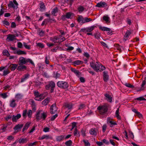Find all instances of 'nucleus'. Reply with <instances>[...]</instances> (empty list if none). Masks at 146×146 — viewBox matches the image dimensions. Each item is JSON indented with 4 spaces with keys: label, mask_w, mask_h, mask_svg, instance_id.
<instances>
[{
    "label": "nucleus",
    "mask_w": 146,
    "mask_h": 146,
    "mask_svg": "<svg viewBox=\"0 0 146 146\" xmlns=\"http://www.w3.org/2000/svg\"><path fill=\"white\" fill-rule=\"evenodd\" d=\"M37 141L33 143H30L28 144V146H33L36 145V144L37 143Z\"/></svg>",
    "instance_id": "64"
},
{
    "label": "nucleus",
    "mask_w": 146,
    "mask_h": 146,
    "mask_svg": "<svg viewBox=\"0 0 146 146\" xmlns=\"http://www.w3.org/2000/svg\"><path fill=\"white\" fill-rule=\"evenodd\" d=\"M103 20L105 21L106 23H110V22L109 21L110 18L106 16H104L103 17Z\"/></svg>",
    "instance_id": "36"
},
{
    "label": "nucleus",
    "mask_w": 146,
    "mask_h": 146,
    "mask_svg": "<svg viewBox=\"0 0 146 146\" xmlns=\"http://www.w3.org/2000/svg\"><path fill=\"white\" fill-rule=\"evenodd\" d=\"M57 86L59 88L64 89L68 88L69 85L66 82L59 81L57 83Z\"/></svg>",
    "instance_id": "3"
},
{
    "label": "nucleus",
    "mask_w": 146,
    "mask_h": 146,
    "mask_svg": "<svg viewBox=\"0 0 146 146\" xmlns=\"http://www.w3.org/2000/svg\"><path fill=\"white\" fill-rule=\"evenodd\" d=\"M60 76V74L56 72V73L54 72L53 76L54 78H59Z\"/></svg>",
    "instance_id": "50"
},
{
    "label": "nucleus",
    "mask_w": 146,
    "mask_h": 146,
    "mask_svg": "<svg viewBox=\"0 0 146 146\" xmlns=\"http://www.w3.org/2000/svg\"><path fill=\"white\" fill-rule=\"evenodd\" d=\"M96 27V26H92L86 28L87 32H91L94 29V28Z\"/></svg>",
    "instance_id": "24"
},
{
    "label": "nucleus",
    "mask_w": 146,
    "mask_h": 146,
    "mask_svg": "<svg viewBox=\"0 0 146 146\" xmlns=\"http://www.w3.org/2000/svg\"><path fill=\"white\" fill-rule=\"evenodd\" d=\"M58 11V9L57 7H55L54 8L52 9V14L54 15H55V14L57 13Z\"/></svg>",
    "instance_id": "39"
},
{
    "label": "nucleus",
    "mask_w": 146,
    "mask_h": 146,
    "mask_svg": "<svg viewBox=\"0 0 146 146\" xmlns=\"http://www.w3.org/2000/svg\"><path fill=\"white\" fill-rule=\"evenodd\" d=\"M72 141L69 140L66 141L65 143V145L67 146H70L72 145Z\"/></svg>",
    "instance_id": "46"
},
{
    "label": "nucleus",
    "mask_w": 146,
    "mask_h": 146,
    "mask_svg": "<svg viewBox=\"0 0 146 146\" xmlns=\"http://www.w3.org/2000/svg\"><path fill=\"white\" fill-rule=\"evenodd\" d=\"M19 66L17 67V70L19 71H23L26 70L27 68V67L23 65H19Z\"/></svg>",
    "instance_id": "18"
},
{
    "label": "nucleus",
    "mask_w": 146,
    "mask_h": 146,
    "mask_svg": "<svg viewBox=\"0 0 146 146\" xmlns=\"http://www.w3.org/2000/svg\"><path fill=\"white\" fill-rule=\"evenodd\" d=\"M58 115L57 114H56L55 115L52 116L51 118V120L53 121L57 117Z\"/></svg>",
    "instance_id": "61"
},
{
    "label": "nucleus",
    "mask_w": 146,
    "mask_h": 146,
    "mask_svg": "<svg viewBox=\"0 0 146 146\" xmlns=\"http://www.w3.org/2000/svg\"><path fill=\"white\" fill-rule=\"evenodd\" d=\"M9 72V71L8 70H4L3 72V76H6Z\"/></svg>",
    "instance_id": "54"
},
{
    "label": "nucleus",
    "mask_w": 146,
    "mask_h": 146,
    "mask_svg": "<svg viewBox=\"0 0 146 146\" xmlns=\"http://www.w3.org/2000/svg\"><path fill=\"white\" fill-rule=\"evenodd\" d=\"M107 6V4L105 2L101 1L100 2L98 3L96 5V7L99 8L105 7Z\"/></svg>",
    "instance_id": "12"
},
{
    "label": "nucleus",
    "mask_w": 146,
    "mask_h": 146,
    "mask_svg": "<svg viewBox=\"0 0 146 146\" xmlns=\"http://www.w3.org/2000/svg\"><path fill=\"white\" fill-rule=\"evenodd\" d=\"M73 14L71 12H68L66 13V15H64L62 16L61 19L63 20H66V18L70 19Z\"/></svg>",
    "instance_id": "9"
},
{
    "label": "nucleus",
    "mask_w": 146,
    "mask_h": 146,
    "mask_svg": "<svg viewBox=\"0 0 146 146\" xmlns=\"http://www.w3.org/2000/svg\"><path fill=\"white\" fill-rule=\"evenodd\" d=\"M23 44L24 46L26 48L29 50L30 49V47L29 45H27L25 42H23Z\"/></svg>",
    "instance_id": "62"
},
{
    "label": "nucleus",
    "mask_w": 146,
    "mask_h": 146,
    "mask_svg": "<svg viewBox=\"0 0 146 146\" xmlns=\"http://www.w3.org/2000/svg\"><path fill=\"white\" fill-rule=\"evenodd\" d=\"M59 39V37H58L57 36H55L53 37H51L50 38V40L54 43L57 42V40Z\"/></svg>",
    "instance_id": "27"
},
{
    "label": "nucleus",
    "mask_w": 146,
    "mask_h": 146,
    "mask_svg": "<svg viewBox=\"0 0 146 146\" xmlns=\"http://www.w3.org/2000/svg\"><path fill=\"white\" fill-rule=\"evenodd\" d=\"M58 108L56 107L55 103L52 104L51 106L50 111V113L52 114L56 113L57 111Z\"/></svg>",
    "instance_id": "7"
},
{
    "label": "nucleus",
    "mask_w": 146,
    "mask_h": 146,
    "mask_svg": "<svg viewBox=\"0 0 146 146\" xmlns=\"http://www.w3.org/2000/svg\"><path fill=\"white\" fill-rule=\"evenodd\" d=\"M55 87V83L52 81H50L48 82V84L46 86V88L47 90H49L50 88V92L52 93L54 91V88Z\"/></svg>",
    "instance_id": "4"
},
{
    "label": "nucleus",
    "mask_w": 146,
    "mask_h": 146,
    "mask_svg": "<svg viewBox=\"0 0 146 146\" xmlns=\"http://www.w3.org/2000/svg\"><path fill=\"white\" fill-rule=\"evenodd\" d=\"M99 28L100 29L103 31H110L111 30V29L110 28L104 27H100Z\"/></svg>",
    "instance_id": "33"
},
{
    "label": "nucleus",
    "mask_w": 146,
    "mask_h": 146,
    "mask_svg": "<svg viewBox=\"0 0 146 146\" xmlns=\"http://www.w3.org/2000/svg\"><path fill=\"white\" fill-rule=\"evenodd\" d=\"M8 125L7 124L4 125L2 127V129L3 132L5 131L6 130Z\"/></svg>",
    "instance_id": "58"
},
{
    "label": "nucleus",
    "mask_w": 146,
    "mask_h": 146,
    "mask_svg": "<svg viewBox=\"0 0 146 146\" xmlns=\"http://www.w3.org/2000/svg\"><path fill=\"white\" fill-rule=\"evenodd\" d=\"M34 94L35 96H38L40 95H42V94H40L38 92L36 91H35L34 92Z\"/></svg>",
    "instance_id": "59"
},
{
    "label": "nucleus",
    "mask_w": 146,
    "mask_h": 146,
    "mask_svg": "<svg viewBox=\"0 0 146 146\" xmlns=\"http://www.w3.org/2000/svg\"><path fill=\"white\" fill-rule=\"evenodd\" d=\"M51 137L49 135H43L42 137H39L38 139L39 140H42L44 139H51Z\"/></svg>",
    "instance_id": "15"
},
{
    "label": "nucleus",
    "mask_w": 146,
    "mask_h": 146,
    "mask_svg": "<svg viewBox=\"0 0 146 146\" xmlns=\"http://www.w3.org/2000/svg\"><path fill=\"white\" fill-rule=\"evenodd\" d=\"M23 126V124H18L16 125L13 128L14 129L17 131H18Z\"/></svg>",
    "instance_id": "17"
},
{
    "label": "nucleus",
    "mask_w": 146,
    "mask_h": 146,
    "mask_svg": "<svg viewBox=\"0 0 146 146\" xmlns=\"http://www.w3.org/2000/svg\"><path fill=\"white\" fill-rule=\"evenodd\" d=\"M15 102V100L14 99H13L10 102V106L13 108L15 107L16 105Z\"/></svg>",
    "instance_id": "23"
},
{
    "label": "nucleus",
    "mask_w": 146,
    "mask_h": 146,
    "mask_svg": "<svg viewBox=\"0 0 146 146\" xmlns=\"http://www.w3.org/2000/svg\"><path fill=\"white\" fill-rule=\"evenodd\" d=\"M71 70L74 72L77 76L79 77L80 75V73L79 71L76 70L75 69L72 68L71 69Z\"/></svg>",
    "instance_id": "22"
},
{
    "label": "nucleus",
    "mask_w": 146,
    "mask_h": 146,
    "mask_svg": "<svg viewBox=\"0 0 146 146\" xmlns=\"http://www.w3.org/2000/svg\"><path fill=\"white\" fill-rule=\"evenodd\" d=\"M15 53L17 54L18 55H25L27 54L26 52L24 51L21 50H17L16 52H15Z\"/></svg>",
    "instance_id": "20"
},
{
    "label": "nucleus",
    "mask_w": 146,
    "mask_h": 146,
    "mask_svg": "<svg viewBox=\"0 0 146 146\" xmlns=\"http://www.w3.org/2000/svg\"><path fill=\"white\" fill-rule=\"evenodd\" d=\"M100 62H95L94 61L90 62V66L96 72H98V71L99 70V69H98V67L100 65Z\"/></svg>",
    "instance_id": "6"
},
{
    "label": "nucleus",
    "mask_w": 146,
    "mask_h": 146,
    "mask_svg": "<svg viewBox=\"0 0 146 146\" xmlns=\"http://www.w3.org/2000/svg\"><path fill=\"white\" fill-rule=\"evenodd\" d=\"M3 55L9 57L10 56V54L7 50H4L3 51Z\"/></svg>",
    "instance_id": "35"
},
{
    "label": "nucleus",
    "mask_w": 146,
    "mask_h": 146,
    "mask_svg": "<svg viewBox=\"0 0 146 146\" xmlns=\"http://www.w3.org/2000/svg\"><path fill=\"white\" fill-rule=\"evenodd\" d=\"M133 32V31L132 29L127 30L124 36V37L126 38L127 39L129 38V36Z\"/></svg>",
    "instance_id": "14"
},
{
    "label": "nucleus",
    "mask_w": 146,
    "mask_h": 146,
    "mask_svg": "<svg viewBox=\"0 0 146 146\" xmlns=\"http://www.w3.org/2000/svg\"><path fill=\"white\" fill-rule=\"evenodd\" d=\"M32 111L31 110H29L27 111V115L28 116V117H29L30 118L31 117L32 113Z\"/></svg>",
    "instance_id": "55"
},
{
    "label": "nucleus",
    "mask_w": 146,
    "mask_h": 146,
    "mask_svg": "<svg viewBox=\"0 0 146 146\" xmlns=\"http://www.w3.org/2000/svg\"><path fill=\"white\" fill-rule=\"evenodd\" d=\"M104 96L106 97L105 99L107 100V101L111 103L112 101V98L111 96L108 94H105Z\"/></svg>",
    "instance_id": "16"
},
{
    "label": "nucleus",
    "mask_w": 146,
    "mask_h": 146,
    "mask_svg": "<svg viewBox=\"0 0 146 146\" xmlns=\"http://www.w3.org/2000/svg\"><path fill=\"white\" fill-rule=\"evenodd\" d=\"M73 63L74 65L76 66V65L82 64L83 63V62L82 61L78 60L74 61Z\"/></svg>",
    "instance_id": "32"
},
{
    "label": "nucleus",
    "mask_w": 146,
    "mask_h": 146,
    "mask_svg": "<svg viewBox=\"0 0 146 146\" xmlns=\"http://www.w3.org/2000/svg\"><path fill=\"white\" fill-rule=\"evenodd\" d=\"M28 140L27 138H21L19 140L20 143H24L27 142Z\"/></svg>",
    "instance_id": "29"
},
{
    "label": "nucleus",
    "mask_w": 146,
    "mask_h": 146,
    "mask_svg": "<svg viewBox=\"0 0 146 146\" xmlns=\"http://www.w3.org/2000/svg\"><path fill=\"white\" fill-rule=\"evenodd\" d=\"M21 117L20 114H18L17 115H13L12 117V121L13 122H17V120L20 118Z\"/></svg>",
    "instance_id": "13"
},
{
    "label": "nucleus",
    "mask_w": 146,
    "mask_h": 146,
    "mask_svg": "<svg viewBox=\"0 0 146 146\" xmlns=\"http://www.w3.org/2000/svg\"><path fill=\"white\" fill-rule=\"evenodd\" d=\"M83 141L85 146H90V144L88 140H84Z\"/></svg>",
    "instance_id": "45"
},
{
    "label": "nucleus",
    "mask_w": 146,
    "mask_h": 146,
    "mask_svg": "<svg viewBox=\"0 0 146 146\" xmlns=\"http://www.w3.org/2000/svg\"><path fill=\"white\" fill-rule=\"evenodd\" d=\"M19 65L25 64L27 63V59L22 57H20L19 58Z\"/></svg>",
    "instance_id": "10"
},
{
    "label": "nucleus",
    "mask_w": 146,
    "mask_h": 146,
    "mask_svg": "<svg viewBox=\"0 0 146 146\" xmlns=\"http://www.w3.org/2000/svg\"><path fill=\"white\" fill-rule=\"evenodd\" d=\"M110 117L108 118L107 119L108 123H110L111 125H117L116 123L113 122L112 121L110 120Z\"/></svg>",
    "instance_id": "31"
},
{
    "label": "nucleus",
    "mask_w": 146,
    "mask_h": 146,
    "mask_svg": "<svg viewBox=\"0 0 146 146\" xmlns=\"http://www.w3.org/2000/svg\"><path fill=\"white\" fill-rule=\"evenodd\" d=\"M103 80L104 82H107L109 80V76L108 72L107 71H104L103 72Z\"/></svg>",
    "instance_id": "11"
},
{
    "label": "nucleus",
    "mask_w": 146,
    "mask_h": 146,
    "mask_svg": "<svg viewBox=\"0 0 146 146\" xmlns=\"http://www.w3.org/2000/svg\"><path fill=\"white\" fill-rule=\"evenodd\" d=\"M1 9L0 11V16L2 15L4 13V10H5V9L3 8L2 5L1 6Z\"/></svg>",
    "instance_id": "47"
},
{
    "label": "nucleus",
    "mask_w": 146,
    "mask_h": 146,
    "mask_svg": "<svg viewBox=\"0 0 146 146\" xmlns=\"http://www.w3.org/2000/svg\"><path fill=\"white\" fill-rule=\"evenodd\" d=\"M64 138V136L62 135L56 138V139L58 141H61Z\"/></svg>",
    "instance_id": "49"
},
{
    "label": "nucleus",
    "mask_w": 146,
    "mask_h": 146,
    "mask_svg": "<svg viewBox=\"0 0 146 146\" xmlns=\"http://www.w3.org/2000/svg\"><path fill=\"white\" fill-rule=\"evenodd\" d=\"M37 45L38 46H39L42 48H44V46L43 45V44L42 43H40V42H39V43H37Z\"/></svg>",
    "instance_id": "60"
},
{
    "label": "nucleus",
    "mask_w": 146,
    "mask_h": 146,
    "mask_svg": "<svg viewBox=\"0 0 146 146\" xmlns=\"http://www.w3.org/2000/svg\"><path fill=\"white\" fill-rule=\"evenodd\" d=\"M115 47L117 49L119 50L120 52L121 51V48H122V47L121 46L118 44H116Z\"/></svg>",
    "instance_id": "56"
},
{
    "label": "nucleus",
    "mask_w": 146,
    "mask_h": 146,
    "mask_svg": "<svg viewBox=\"0 0 146 146\" xmlns=\"http://www.w3.org/2000/svg\"><path fill=\"white\" fill-rule=\"evenodd\" d=\"M95 38L97 39H99L100 38V33L98 32L97 31L94 34V35Z\"/></svg>",
    "instance_id": "37"
},
{
    "label": "nucleus",
    "mask_w": 146,
    "mask_h": 146,
    "mask_svg": "<svg viewBox=\"0 0 146 146\" xmlns=\"http://www.w3.org/2000/svg\"><path fill=\"white\" fill-rule=\"evenodd\" d=\"M17 64H9L6 67H8L9 69H10L11 71H14L17 68Z\"/></svg>",
    "instance_id": "8"
},
{
    "label": "nucleus",
    "mask_w": 146,
    "mask_h": 146,
    "mask_svg": "<svg viewBox=\"0 0 146 146\" xmlns=\"http://www.w3.org/2000/svg\"><path fill=\"white\" fill-rule=\"evenodd\" d=\"M78 11L79 12H82L84 10V8L82 6H80L78 8Z\"/></svg>",
    "instance_id": "43"
},
{
    "label": "nucleus",
    "mask_w": 146,
    "mask_h": 146,
    "mask_svg": "<svg viewBox=\"0 0 146 146\" xmlns=\"http://www.w3.org/2000/svg\"><path fill=\"white\" fill-rule=\"evenodd\" d=\"M14 139V137L12 135L8 136L7 137V139L10 141L13 140Z\"/></svg>",
    "instance_id": "44"
},
{
    "label": "nucleus",
    "mask_w": 146,
    "mask_h": 146,
    "mask_svg": "<svg viewBox=\"0 0 146 146\" xmlns=\"http://www.w3.org/2000/svg\"><path fill=\"white\" fill-rule=\"evenodd\" d=\"M74 135H77L79 137L80 136L79 133L77 129L76 128L75 129V130L74 132Z\"/></svg>",
    "instance_id": "48"
},
{
    "label": "nucleus",
    "mask_w": 146,
    "mask_h": 146,
    "mask_svg": "<svg viewBox=\"0 0 146 146\" xmlns=\"http://www.w3.org/2000/svg\"><path fill=\"white\" fill-rule=\"evenodd\" d=\"M92 21V20L90 18H88L87 17H85V20H84V23H86V22H88L90 21Z\"/></svg>",
    "instance_id": "57"
},
{
    "label": "nucleus",
    "mask_w": 146,
    "mask_h": 146,
    "mask_svg": "<svg viewBox=\"0 0 146 146\" xmlns=\"http://www.w3.org/2000/svg\"><path fill=\"white\" fill-rule=\"evenodd\" d=\"M90 133L92 135L96 136L97 135V133L95 128L91 129L90 131Z\"/></svg>",
    "instance_id": "28"
},
{
    "label": "nucleus",
    "mask_w": 146,
    "mask_h": 146,
    "mask_svg": "<svg viewBox=\"0 0 146 146\" xmlns=\"http://www.w3.org/2000/svg\"><path fill=\"white\" fill-rule=\"evenodd\" d=\"M22 96L21 94H18L15 96V98L17 100H18L22 98Z\"/></svg>",
    "instance_id": "41"
},
{
    "label": "nucleus",
    "mask_w": 146,
    "mask_h": 146,
    "mask_svg": "<svg viewBox=\"0 0 146 146\" xmlns=\"http://www.w3.org/2000/svg\"><path fill=\"white\" fill-rule=\"evenodd\" d=\"M0 95L4 99L6 98L8 96L7 95V94L6 93H2Z\"/></svg>",
    "instance_id": "51"
},
{
    "label": "nucleus",
    "mask_w": 146,
    "mask_h": 146,
    "mask_svg": "<svg viewBox=\"0 0 146 146\" xmlns=\"http://www.w3.org/2000/svg\"><path fill=\"white\" fill-rule=\"evenodd\" d=\"M30 124V123L29 122H27L25 124V125L23 129V132H24L25 130L29 128V126Z\"/></svg>",
    "instance_id": "34"
},
{
    "label": "nucleus",
    "mask_w": 146,
    "mask_h": 146,
    "mask_svg": "<svg viewBox=\"0 0 146 146\" xmlns=\"http://www.w3.org/2000/svg\"><path fill=\"white\" fill-rule=\"evenodd\" d=\"M15 36L11 34H9L8 35L7 39L9 41H13L15 39Z\"/></svg>",
    "instance_id": "19"
},
{
    "label": "nucleus",
    "mask_w": 146,
    "mask_h": 146,
    "mask_svg": "<svg viewBox=\"0 0 146 146\" xmlns=\"http://www.w3.org/2000/svg\"><path fill=\"white\" fill-rule=\"evenodd\" d=\"M49 101V99L47 98L42 101V104L43 105L46 106L47 105Z\"/></svg>",
    "instance_id": "30"
},
{
    "label": "nucleus",
    "mask_w": 146,
    "mask_h": 146,
    "mask_svg": "<svg viewBox=\"0 0 146 146\" xmlns=\"http://www.w3.org/2000/svg\"><path fill=\"white\" fill-rule=\"evenodd\" d=\"M29 62L33 66H35V64L33 61L30 59L27 58V63Z\"/></svg>",
    "instance_id": "53"
},
{
    "label": "nucleus",
    "mask_w": 146,
    "mask_h": 146,
    "mask_svg": "<svg viewBox=\"0 0 146 146\" xmlns=\"http://www.w3.org/2000/svg\"><path fill=\"white\" fill-rule=\"evenodd\" d=\"M36 119L38 120H40L41 119L45 120L47 116L46 113L44 112L42 113V111L39 110L37 111L36 114Z\"/></svg>",
    "instance_id": "2"
},
{
    "label": "nucleus",
    "mask_w": 146,
    "mask_h": 146,
    "mask_svg": "<svg viewBox=\"0 0 146 146\" xmlns=\"http://www.w3.org/2000/svg\"><path fill=\"white\" fill-rule=\"evenodd\" d=\"M97 109L101 114L104 115L107 112L108 110V106L106 104L100 106L98 107Z\"/></svg>",
    "instance_id": "1"
},
{
    "label": "nucleus",
    "mask_w": 146,
    "mask_h": 146,
    "mask_svg": "<svg viewBox=\"0 0 146 146\" xmlns=\"http://www.w3.org/2000/svg\"><path fill=\"white\" fill-rule=\"evenodd\" d=\"M65 106L68 110H70L72 108V105L71 104L66 103L65 105Z\"/></svg>",
    "instance_id": "38"
},
{
    "label": "nucleus",
    "mask_w": 146,
    "mask_h": 146,
    "mask_svg": "<svg viewBox=\"0 0 146 146\" xmlns=\"http://www.w3.org/2000/svg\"><path fill=\"white\" fill-rule=\"evenodd\" d=\"M42 95H40L37 96H36L35 98V99L36 100L41 101L43 99L42 98Z\"/></svg>",
    "instance_id": "40"
},
{
    "label": "nucleus",
    "mask_w": 146,
    "mask_h": 146,
    "mask_svg": "<svg viewBox=\"0 0 146 146\" xmlns=\"http://www.w3.org/2000/svg\"><path fill=\"white\" fill-rule=\"evenodd\" d=\"M18 5V3L16 0H13V1H10L8 5V6L9 8H12L14 9H17Z\"/></svg>",
    "instance_id": "5"
},
{
    "label": "nucleus",
    "mask_w": 146,
    "mask_h": 146,
    "mask_svg": "<svg viewBox=\"0 0 146 146\" xmlns=\"http://www.w3.org/2000/svg\"><path fill=\"white\" fill-rule=\"evenodd\" d=\"M85 18H84L82 16H79L77 19V21L80 22H81L82 23H84Z\"/></svg>",
    "instance_id": "26"
},
{
    "label": "nucleus",
    "mask_w": 146,
    "mask_h": 146,
    "mask_svg": "<svg viewBox=\"0 0 146 146\" xmlns=\"http://www.w3.org/2000/svg\"><path fill=\"white\" fill-rule=\"evenodd\" d=\"M137 100H146V99H145L143 97H141L139 98H137L136 99Z\"/></svg>",
    "instance_id": "63"
},
{
    "label": "nucleus",
    "mask_w": 146,
    "mask_h": 146,
    "mask_svg": "<svg viewBox=\"0 0 146 146\" xmlns=\"http://www.w3.org/2000/svg\"><path fill=\"white\" fill-rule=\"evenodd\" d=\"M99 64L100 65L98 66V69H99V70L98 71V72H102L106 69V67L102 65L100 63Z\"/></svg>",
    "instance_id": "21"
},
{
    "label": "nucleus",
    "mask_w": 146,
    "mask_h": 146,
    "mask_svg": "<svg viewBox=\"0 0 146 146\" xmlns=\"http://www.w3.org/2000/svg\"><path fill=\"white\" fill-rule=\"evenodd\" d=\"M39 5L40 7V10L41 11H44L45 9V7L44 3L42 2H41L40 3Z\"/></svg>",
    "instance_id": "25"
},
{
    "label": "nucleus",
    "mask_w": 146,
    "mask_h": 146,
    "mask_svg": "<svg viewBox=\"0 0 146 146\" xmlns=\"http://www.w3.org/2000/svg\"><path fill=\"white\" fill-rule=\"evenodd\" d=\"M27 110H24L23 111V116L24 118H25L27 117Z\"/></svg>",
    "instance_id": "52"
},
{
    "label": "nucleus",
    "mask_w": 146,
    "mask_h": 146,
    "mask_svg": "<svg viewBox=\"0 0 146 146\" xmlns=\"http://www.w3.org/2000/svg\"><path fill=\"white\" fill-rule=\"evenodd\" d=\"M119 108L117 109L115 112V115L116 117L118 119H121V117L119 114Z\"/></svg>",
    "instance_id": "42"
}]
</instances>
